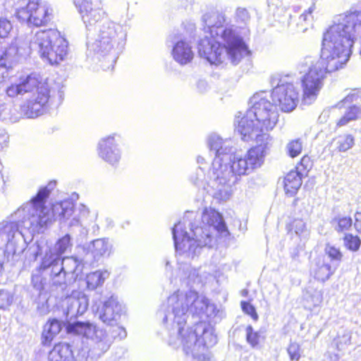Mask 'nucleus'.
Listing matches in <instances>:
<instances>
[{"instance_id": "obj_1", "label": "nucleus", "mask_w": 361, "mask_h": 361, "mask_svg": "<svg viewBox=\"0 0 361 361\" xmlns=\"http://www.w3.org/2000/svg\"><path fill=\"white\" fill-rule=\"evenodd\" d=\"M264 162L260 147H253L242 154L234 152L233 142L226 139L210 165L204 157H197L198 167L191 175L190 180L217 201H227L238 177L250 174Z\"/></svg>"}, {"instance_id": "obj_2", "label": "nucleus", "mask_w": 361, "mask_h": 361, "mask_svg": "<svg viewBox=\"0 0 361 361\" xmlns=\"http://www.w3.org/2000/svg\"><path fill=\"white\" fill-rule=\"evenodd\" d=\"M216 313L215 305L196 290H178L174 292L168 298L164 319L165 322L170 323L173 334L177 336L178 341L171 337L170 345H178L179 341L186 353L199 351L202 347L209 348L215 345L217 338L207 324L199 322L194 329H185L184 326L190 314L203 319L213 317Z\"/></svg>"}, {"instance_id": "obj_3", "label": "nucleus", "mask_w": 361, "mask_h": 361, "mask_svg": "<svg viewBox=\"0 0 361 361\" xmlns=\"http://www.w3.org/2000/svg\"><path fill=\"white\" fill-rule=\"evenodd\" d=\"M207 25L204 35L198 43V52L211 64L219 65L227 61L238 63L248 55L247 46L230 27L224 26V15L214 13L204 16Z\"/></svg>"}, {"instance_id": "obj_4", "label": "nucleus", "mask_w": 361, "mask_h": 361, "mask_svg": "<svg viewBox=\"0 0 361 361\" xmlns=\"http://www.w3.org/2000/svg\"><path fill=\"white\" fill-rule=\"evenodd\" d=\"M56 185L55 181L49 182L46 187L39 190L30 202L23 205L15 213L23 228L28 230L32 235L39 233L44 227L57 218L60 220H70L69 226H78L80 219L85 218L89 214L86 206L80 204L75 207L73 202L68 200L56 202L51 208L45 207L44 201Z\"/></svg>"}, {"instance_id": "obj_5", "label": "nucleus", "mask_w": 361, "mask_h": 361, "mask_svg": "<svg viewBox=\"0 0 361 361\" xmlns=\"http://www.w3.org/2000/svg\"><path fill=\"white\" fill-rule=\"evenodd\" d=\"M250 107L241 116H236V130L245 141L255 140L257 146L262 150V160L272 146L273 139L267 132L272 130L279 121L276 107L269 99V93L260 92L250 99ZM240 114H241L240 113Z\"/></svg>"}, {"instance_id": "obj_6", "label": "nucleus", "mask_w": 361, "mask_h": 361, "mask_svg": "<svg viewBox=\"0 0 361 361\" xmlns=\"http://www.w3.org/2000/svg\"><path fill=\"white\" fill-rule=\"evenodd\" d=\"M192 214L188 212L183 221L176 224L172 231L176 251L179 257L192 259L200 253L202 247L212 246L216 233L224 236L228 234L221 215L211 208L205 209L202 213V226L192 227L190 233H188L186 231V219Z\"/></svg>"}, {"instance_id": "obj_7", "label": "nucleus", "mask_w": 361, "mask_h": 361, "mask_svg": "<svg viewBox=\"0 0 361 361\" xmlns=\"http://www.w3.org/2000/svg\"><path fill=\"white\" fill-rule=\"evenodd\" d=\"M8 97H20L24 99L18 106L11 104V121L16 122L22 118H36L42 115L49 98V88L47 80L40 75L31 74L18 84H11L5 90Z\"/></svg>"}, {"instance_id": "obj_8", "label": "nucleus", "mask_w": 361, "mask_h": 361, "mask_svg": "<svg viewBox=\"0 0 361 361\" xmlns=\"http://www.w3.org/2000/svg\"><path fill=\"white\" fill-rule=\"evenodd\" d=\"M30 47L51 64L62 61L68 54V42L54 29L37 31L30 40Z\"/></svg>"}, {"instance_id": "obj_9", "label": "nucleus", "mask_w": 361, "mask_h": 361, "mask_svg": "<svg viewBox=\"0 0 361 361\" xmlns=\"http://www.w3.org/2000/svg\"><path fill=\"white\" fill-rule=\"evenodd\" d=\"M12 6L16 18L26 23L29 27L46 26L54 17L52 7L44 1L16 0Z\"/></svg>"}, {"instance_id": "obj_10", "label": "nucleus", "mask_w": 361, "mask_h": 361, "mask_svg": "<svg viewBox=\"0 0 361 361\" xmlns=\"http://www.w3.org/2000/svg\"><path fill=\"white\" fill-rule=\"evenodd\" d=\"M126 34L121 25L111 21H105L99 26L94 42L87 43V48L102 56L110 55L115 61L116 53L119 45L126 39Z\"/></svg>"}, {"instance_id": "obj_11", "label": "nucleus", "mask_w": 361, "mask_h": 361, "mask_svg": "<svg viewBox=\"0 0 361 361\" xmlns=\"http://www.w3.org/2000/svg\"><path fill=\"white\" fill-rule=\"evenodd\" d=\"M300 73L305 74L301 77L302 89V101L305 104H312L323 86V80L327 73H331L326 67L317 62L311 57H307L300 65Z\"/></svg>"}, {"instance_id": "obj_12", "label": "nucleus", "mask_w": 361, "mask_h": 361, "mask_svg": "<svg viewBox=\"0 0 361 361\" xmlns=\"http://www.w3.org/2000/svg\"><path fill=\"white\" fill-rule=\"evenodd\" d=\"M66 329L70 334L91 339L94 344L90 352L94 356H101L111 345V340L108 337L106 332L98 329L95 324L90 322H68Z\"/></svg>"}, {"instance_id": "obj_13", "label": "nucleus", "mask_w": 361, "mask_h": 361, "mask_svg": "<svg viewBox=\"0 0 361 361\" xmlns=\"http://www.w3.org/2000/svg\"><path fill=\"white\" fill-rule=\"evenodd\" d=\"M23 235L15 221L0 223V249L11 255H20L24 250Z\"/></svg>"}, {"instance_id": "obj_14", "label": "nucleus", "mask_w": 361, "mask_h": 361, "mask_svg": "<svg viewBox=\"0 0 361 361\" xmlns=\"http://www.w3.org/2000/svg\"><path fill=\"white\" fill-rule=\"evenodd\" d=\"M271 98L273 104L283 112L293 111L299 102V92L291 83L281 84L273 89L269 94V99Z\"/></svg>"}, {"instance_id": "obj_15", "label": "nucleus", "mask_w": 361, "mask_h": 361, "mask_svg": "<svg viewBox=\"0 0 361 361\" xmlns=\"http://www.w3.org/2000/svg\"><path fill=\"white\" fill-rule=\"evenodd\" d=\"M120 135L112 133L102 137L98 141L97 152L98 157L112 166H116L122 157L121 149L117 139Z\"/></svg>"}, {"instance_id": "obj_16", "label": "nucleus", "mask_w": 361, "mask_h": 361, "mask_svg": "<svg viewBox=\"0 0 361 361\" xmlns=\"http://www.w3.org/2000/svg\"><path fill=\"white\" fill-rule=\"evenodd\" d=\"M40 268L49 274L54 286H61L66 283V276L63 264L61 262V257H58V255L51 250L49 249V254L47 252L44 254Z\"/></svg>"}, {"instance_id": "obj_17", "label": "nucleus", "mask_w": 361, "mask_h": 361, "mask_svg": "<svg viewBox=\"0 0 361 361\" xmlns=\"http://www.w3.org/2000/svg\"><path fill=\"white\" fill-rule=\"evenodd\" d=\"M87 27L92 26L102 18L104 12L101 0H73Z\"/></svg>"}, {"instance_id": "obj_18", "label": "nucleus", "mask_w": 361, "mask_h": 361, "mask_svg": "<svg viewBox=\"0 0 361 361\" xmlns=\"http://www.w3.org/2000/svg\"><path fill=\"white\" fill-rule=\"evenodd\" d=\"M88 298L82 292H73L63 301V312L67 318H74L83 314L88 307Z\"/></svg>"}, {"instance_id": "obj_19", "label": "nucleus", "mask_w": 361, "mask_h": 361, "mask_svg": "<svg viewBox=\"0 0 361 361\" xmlns=\"http://www.w3.org/2000/svg\"><path fill=\"white\" fill-rule=\"evenodd\" d=\"M122 306L117 298L111 296L104 302L102 309L98 311L99 319L110 326H114L120 318Z\"/></svg>"}, {"instance_id": "obj_20", "label": "nucleus", "mask_w": 361, "mask_h": 361, "mask_svg": "<svg viewBox=\"0 0 361 361\" xmlns=\"http://www.w3.org/2000/svg\"><path fill=\"white\" fill-rule=\"evenodd\" d=\"M173 59L180 65H186L192 61L194 52L191 44L185 39L176 42L171 50Z\"/></svg>"}, {"instance_id": "obj_21", "label": "nucleus", "mask_w": 361, "mask_h": 361, "mask_svg": "<svg viewBox=\"0 0 361 361\" xmlns=\"http://www.w3.org/2000/svg\"><path fill=\"white\" fill-rule=\"evenodd\" d=\"M334 271L324 256L314 259L311 267V274L317 280L322 282L328 280Z\"/></svg>"}, {"instance_id": "obj_22", "label": "nucleus", "mask_w": 361, "mask_h": 361, "mask_svg": "<svg viewBox=\"0 0 361 361\" xmlns=\"http://www.w3.org/2000/svg\"><path fill=\"white\" fill-rule=\"evenodd\" d=\"M23 55L16 42H12L4 51L0 53V68L8 70L18 61Z\"/></svg>"}, {"instance_id": "obj_23", "label": "nucleus", "mask_w": 361, "mask_h": 361, "mask_svg": "<svg viewBox=\"0 0 361 361\" xmlns=\"http://www.w3.org/2000/svg\"><path fill=\"white\" fill-rule=\"evenodd\" d=\"M71 240V236L68 234H66L61 238L59 239L53 248L49 247L47 244H38V250L36 253V256L38 255H42L43 252L45 254L47 252L49 254L50 249L54 253H56V255H58V257H60L62 254H63L68 249L71 247L72 243Z\"/></svg>"}, {"instance_id": "obj_24", "label": "nucleus", "mask_w": 361, "mask_h": 361, "mask_svg": "<svg viewBox=\"0 0 361 361\" xmlns=\"http://www.w3.org/2000/svg\"><path fill=\"white\" fill-rule=\"evenodd\" d=\"M303 298L310 308L317 307L323 301V291L314 283H310L304 290Z\"/></svg>"}, {"instance_id": "obj_25", "label": "nucleus", "mask_w": 361, "mask_h": 361, "mask_svg": "<svg viewBox=\"0 0 361 361\" xmlns=\"http://www.w3.org/2000/svg\"><path fill=\"white\" fill-rule=\"evenodd\" d=\"M49 358L50 361H73L74 357L71 347L67 343L55 345L50 351Z\"/></svg>"}, {"instance_id": "obj_26", "label": "nucleus", "mask_w": 361, "mask_h": 361, "mask_svg": "<svg viewBox=\"0 0 361 361\" xmlns=\"http://www.w3.org/2000/svg\"><path fill=\"white\" fill-rule=\"evenodd\" d=\"M185 274L186 276L183 279V283L192 288L202 285L209 276L208 273L202 271L200 269H188Z\"/></svg>"}, {"instance_id": "obj_27", "label": "nucleus", "mask_w": 361, "mask_h": 361, "mask_svg": "<svg viewBox=\"0 0 361 361\" xmlns=\"http://www.w3.org/2000/svg\"><path fill=\"white\" fill-rule=\"evenodd\" d=\"M283 183L286 193L293 196L302 185V178L297 171H291L284 178Z\"/></svg>"}, {"instance_id": "obj_28", "label": "nucleus", "mask_w": 361, "mask_h": 361, "mask_svg": "<svg viewBox=\"0 0 361 361\" xmlns=\"http://www.w3.org/2000/svg\"><path fill=\"white\" fill-rule=\"evenodd\" d=\"M111 245L109 241L104 238L97 239L92 241L90 250L93 257L98 260L100 257L109 255Z\"/></svg>"}, {"instance_id": "obj_29", "label": "nucleus", "mask_w": 361, "mask_h": 361, "mask_svg": "<svg viewBox=\"0 0 361 361\" xmlns=\"http://www.w3.org/2000/svg\"><path fill=\"white\" fill-rule=\"evenodd\" d=\"M61 331V324L59 321L53 319L48 322L44 326L42 332V343L50 344L54 337Z\"/></svg>"}, {"instance_id": "obj_30", "label": "nucleus", "mask_w": 361, "mask_h": 361, "mask_svg": "<svg viewBox=\"0 0 361 361\" xmlns=\"http://www.w3.org/2000/svg\"><path fill=\"white\" fill-rule=\"evenodd\" d=\"M108 277L109 273L106 271L99 270L91 272L86 276L87 286L90 290H94L102 286Z\"/></svg>"}, {"instance_id": "obj_31", "label": "nucleus", "mask_w": 361, "mask_h": 361, "mask_svg": "<svg viewBox=\"0 0 361 361\" xmlns=\"http://www.w3.org/2000/svg\"><path fill=\"white\" fill-rule=\"evenodd\" d=\"M290 231L294 232L301 239H306L309 235L305 222L301 219H295L290 224Z\"/></svg>"}, {"instance_id": "obj_32", "label": "nucleus", "mask_w": 361, "mask_h": 361, "mask_svg": "<svg viewBox=\"0 0 361 361\" xmlns=\"http://www.w3.org/2000/svg\"><path fill=\"white\" fill-rule=\"evenodd\" d=\"M361 118V110L356 106H350L344 116L338 121L337 126H343L350 121H355Z\"/></svg>"}, {"instance_id": "obj_33", "label": "nucleus", "mask_w": 361, "mask_h": 361, "mask_svg": "<svg viewBox=\"0 0 361 361\" xmlns=\"http://www.w3.org/2000/svg\"><path fill=\"white\" fill-rule=\"evenodd\" d=\"M351 334L349 331L343 330L339 333L334 341V344L338 351L343 350L350 344Z\"/></svg>"}, {"instance_id": "obj_34", "label": "nucleus", "mask_w": 361, "mask_h": 361, "mask_svg": "<svg viewBox=\"0 0 361 361\" xmlns=\"http://www.w3.org/2000/svg\"><path fill=\"white\" fill-rule=\"evenodd\" d=\"M332 224L336 231L342 232L352 226L353 220L350 216L338 215L333 219Z\"/></svg>"}, {"instance_id": "obj_35", "label": "nucleus", "mask_w": 361, "mask_h": 361, "mask_svg": "<svg viewBox=\"0 0 361 361\" xmlns=\"http://www.w3.org/2000/svg\"><path fill=\"white\" fill-rule=\"evenodd\" d=\"M355 145L354 137L351 135L339 136L336 140V148L339 152H346Z\"/></svg>"}, {"instance_id": "obj_36", "label": "nucleus", "mask_w": 361, "mask_h": 361, "mask_svg": "<svg viewBox=\"0 0 361 361\" xmlns=\"http://www.w3.org/2000/svg\"><path fill=\"white\" fill-rule=\"evenodd\" d=\"M61 262L63 264L65 276L69 274H75L80 265L78 259L73 257H64L61 260Z\"/></svg>"}, {"instance_id": "obj_37", "label": "nucleus", "mask_w": 361, "mask_h": 361, "mask_svg": "<svg viewBox=\"0 0 361 361\" xmlns=\"http://www.w3.org/2000/svg\"><path fill=\"white\" fill-rule=\"evenodd\" d=\"M286 149L288 154L290 157L294 158L298 157L301 153L302 149V144L299 139L294 140L287 144Z\"/></svg>"}, {"instance_id": "obj_38", "label": "nucleus", "mask_w": 361, "mask_h": 361, "mask_svg": "<svg viewBox=\"0 0 361 361\" xmlns=\"http://www.w3.org/2000/svg\"><path fill=\"white\" fill-rule=\"evenodd\" d=\"M343 240L345 246L348 250L354 252L358 250L361 245V240L359 237L353 234H346Z\"/></svg>"}, {"instance_id": "obj_39", "label": "nucleus", "mask_w": 361, "mask_h": 361, "mask_svg": "<svg viewBox=\"0 0 361 361\" xmlns=\"http://www.w3.org/2000/svg\"><path fill=\"white\" fill-rule=\"evenodd\" d=\"M224 140H223L221 137L216 134H212L209 136L207 144L210 150L215 152V156H216L218 152L222 148Z\"/></svg>"}, {"instance_id": "obj_40", "label": "nucleus", "mask_w": 361, "mask_h": 361, "mask_svg": "<svg viewBox=\"0 0 361 361\" xmlns=\"http://www.w3.org/2000/svg\"><path fill=\"white\" fill-rule=\"evenodd\" d=\"M13 302V293L7 289H0V309H6Z\"/></svg>"}, {"instance_id": "obj_41", "label": "nucleus", "mask_w": 361, "mask_h": 361, "mask_svg": "<svg viewBox=\"0 0 361 361\" xmlns=\"http://www.w3.org/2000/svg\"><path fill=\"white\" fill-rule=\"evenodd\" d=\"M246 339L252 348H256L259 343L260 335L258 332L254 331L251 326H248L246 328Z\"/></svg>"}, {"instance_id": "obj_42", "label": "nucleus", "mask_w": 361, "mask_h": 361, "mask_svg": "<svg viewBox=\"0 0 361 361\" xmlns=\"http://www.w3.org/2000/svg\"><path fill=\"white\" fill-rule=\"evenodd\" d=\"M315 10V5L312 4L310 8L305 11L300 17H299V23L301 24L302 26L304 25H311L313 20L312 13Z\"/></svg>"}, {"instance_id": "obj_43", "label": "nucleus", "mask_w": 361, "mask_h": 361, "mask_svg": "<svg viewBox=\"0 0 361 361\" xmlns=\"http://www.w3.org/2000/svg\"><path fill=\"white\" fill-rule=\"evenodd\" d=\"M287 352L291 360H299L301 355L300 346L298 343H290L287 348Z\"/></svg>"}, {"instance_id": "obj_44", "label": "nucleus", "mask_w": 361, "mask_h": 361, "mask_svg": "<svg viewBox=\"0 0 361 361\" xmlns=\"http://www.w3.org/2000/svg\"><path fill=\"white\" fill-rule=\"evenodd\" d=\"M325 253L332 259L341 261L343 257L342 253L337 247L327 244L325 247Z\"/></svg>"}, {"instance_id": "obj_45", "label": "nucleus", "mask_w": 361, "mask_h": 361, "mask_svg": "<svg viewBox=\"0 0 361 361\" xmlns=\"http://www.w3.org/2000/svg\"><path fill=\"white\" fill-rule=\"evenodd\" d=\"M111 329V336L108 337L113 341V339L118 338L120 340L125 338L127 336V332L123 326H112Z\"/></svg>"}, {"instance_id": "obj_46", "label": "nucleus", "mask_w": 361, "mask_h": 361, "mask_svg": "<svg viewBox=\"0 0 361 361\" xmlns=\"http://www.w3.org/2000/svg\"><path fill=\"white\" fill-rule=\"evenodd\" d=\"M13 28L11 23L6 18H0V38H6Z\"/></svg>"}, {"instance_id": "obj_47", "label": "nucleus", "mask_w": 361, "mask_h": 361, "mask_svg": "<svg viewBox=\"0 0 361 361\" xmlns=\"http://www.w3.org/2000/svg\"><path fill=\"white\" fill-rule=\"evenodd\" d=\"M32 284L36 290L41 291L45 288L46 281L43 279L42 274L38 272L32 274Z\"/></svg>"}, {"instance_id": "obj_48", "label": "nucleus", "mask_w": 361, "mask_h": 361, "mask_svg": "<svg viewBox=\"0 0 361 361\" xmlns=\"http://www.w3.org/2000/svg\"><path fill=\"white\" fill-rule=\"evenodd\" d=\"M241 307L243 311L245 314L250 315L252 317V319H253L255 321L258 319V315L257 313L256 312V310L255 307L250 302L242 301Z\"/></svg>"}, {"instance_id": "obj_49", "label": "nucleus", "mask_w": 361, "mask_h": 361, "mask_svg": "<svg viewBox=\"0 0 361 361\" xmlns=\"http://www.w3.org/2000/svg\"><path fill=\"white\" fill-rule=\"evenodd\" d=\"M235 17L237 20L241 22H246L249 20L250 16L247 11L245 8H238L235 11Z\"/></svg>"}, {"instance_id": "obj_50", "label": "nucleus", "mask_w": 361, "mask_h": 361, "mask_svg": "<svg viewBox=\"0 0 361 361\" xmlns=\"http://www.w3.org/2000/svg\"><path fill=\"white\" fill-rule=\"evenodd\" d=\"M11 104H3L1 119L11 121Z\"/></svg>"}, {"instance_id": "obj_51", "label": "nucleus", "mask_w": 361, "mask_h": 361, "mask_svg": "<svg viewBox=\"0 0 361 361\" xmlns=\"http://www.w3.org/2000/svg\"><path fill=\"white\" fill-rule=\"evenodd\" d=\"M359 97L358 91L353 90L352 92L348 94L342 101L343 103H351L354 101H357Z\"/></svg>"}, {"instance_id": "obj_52", "label": "nucleus", "mask_w": 361, "mask_h": 361, "mask_svg": "<svg viewBox=\"0 0 361 361\" xmlns=\"http://www.w3.org/2000/svg\"><path fill=\"white\" fill-rule=\"evenodd\" d=\"M8 142V135L4 132H0V147L6 146Z\"/></svg>"}, {"instance_id": "obj_53", "label": "nucleus", "mask_w": 361, "mask_h": 361, "mask_svg": "<svg viewBox=\"0 0 361 361\" xmlns=\"http://www.w3.org/2000/svg\"><path fill=\"white\" fill-rule=\"evenodd\" d=\"M300 165L303 166L305 169H307L311 166L310 158L307 156H304L300 160Z\"/></svg>"}, {"instance_id": "obj_54", "label": "nucleus", "mask_w": 361, "mask_h": 361, "mask_svg": "<svg viewBox=\"0 0 361 361\" xmlns=\"http://www.w3.org/2000/svg\"><path fill=\"white\" fill-rule=\"evenodd\" d=\"M355 218V227L360 233H361V213H357Z\"/></svg>"}, {"instance_id": "obj_55", "label": "nucleus", "mask_w": 361, "mask_h": 361, "mask_svg": "<svg viewBox=\"0 0 361 361\" xmlns=\"http://www.w3.org/2000/svg\"><path fill=\"white\" fill-rule=\"evenodd\" d=\"M207 87V84L204 80H200L197 83V88L200 92H204Z\"/></svg>"}, {"instance_id": "obj_56", "label": "nucleus", "mask_w": 361, "mask_h": 361, "mask_svg": "<svg viewBox=\"0 0 361 361\" xmlns=\"http://www.w3.org/2000/svg\"><path fill=\"white\" fill-rule=\"evenodd\" d=\"M57 49H58V46H52L51 47V49L50 51L49 50L48 51L49 52H54V54H55V52H56V54H58L59 51H58Z\"/></svg>"}, {"instance_id": "obj_57", "label": "nucleus", "mask_w": 361, "mask_h": 361, "mask_svg": "<svg viewBox=\"0 0 361 361\" xmlns=\"http://www.w3.org/2000/svg\"><path fill=\"white\" fill-rule=\"evenodd\" d=\"M4 73H0V85L4 82Z\"/></svg>"}, {"instance_id": "obj_58", "label": "nucleus", "mask_w": 361, "mask_h": 361, "mask_svg": "<svg viewBox=\"0 0 361 361\" xmlns=\"http://www.w3.org/2000/svg\"><path fill=\"white\" fill-rule=\"evenodd\" d=\"M3 104H4L0 103V118H1V116H2Z\"/></svg>"}, {"instance_id": "obj_59", "label": "nucleus", "mask_w": 361, "mask_h": 361, "mask_svg": "<svg viewBox=\"0 0 361 361\" xmlns=\"http://www.w3.org/2000/svg\"><path fill=\"white\" fill-rule=\"evenodd\" d=\"M10 4H11V1H8V5H10Z\"/></svg>"}]
</instances>
